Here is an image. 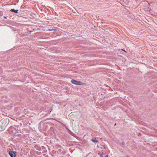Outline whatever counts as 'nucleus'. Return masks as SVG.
I'll list each match as a JSON object with an SVG mask.
<instances>
[{
  "mask_svg": "<svg viewBox=\"0 0 157 157\" xmlns=\"http://www.w3.org/2000/svg\"><path fill=\"white\" fill-rule=\"evenodd\" d=\"M71 82L72 83L77 85H82V83L81 82L77 81L74 79H72L71 80Z\"/></svg>",
  "mask_w": 157,
  "mask_h": 157,
  "instance_id": "1",
  "label": "nucleus"
},
{
  "mask_svg": "<svg viewBox=\"0 0 157 157\" xmlns=\"http://www.w3.org/2000/svg\"><path fill=\"white\" fill-rule=\"evenodd\" d=\"M15 153V152L10 151L9 152V154L10 155L11 157H13V154L14 155Z\"/></svg>",
  "mask_w": 157,
  "mask_h": 157,
  "instance_id": "2",
  "label": "nucleus"
},
{
  "mask_svg": "<svg viewBox=\"0 0 157 157\" xmlns=\"http://www.w3.org/2000/svg\"><path fill=\"white\" fill-rule=\"evenodd\" d=\"M66 129L67 130V131H68V132L71 135L73 136V135L74 134L72 132L71 130H69L68 128H67L66 127Z\"/></svg>",
  "mask_w": 157,
  "mask_h": 157,
  "instance_id": "3",
  "label": "nucleus"
},
{
  "mask_svg": "<svg viewBox=\"0 0 157 157\" xmlns=\"http://www.w3.org/2000/svg\"><path fill=\"white\" fill-rule=\"evenodd\" d=\"M10 11L13 12H14L15 13H17L18 11V10H15L13 9H11L10 10Z\"/></svg>",
  "mask_w": 157,
  "mask_h": 157,
  "instance_id": "4",
  "label": "nucleus"
},
{
  "mask_svg": "<svg viewBox=\"0 0 157 157\" xmlns=\"http://www.w3.org/2000/svg\"><path fill=\"white\" fill-rule=\"evenodd\" d=\"M91 140V141L92 142H98V140H96V139H95L94 140V139H92Z\"/></svg>",
  "mask_w": 157,
  "mask_h": 157,
  "instance_id": "5",
  "label": "nucleus"
},
{
  "mask_svg": "<svg viewBox=\"0 0 157 157\" xmlns=\"http://www.w3.org/2000/svg\"><path fill=\"white\" fill-rule=\"evenodd\" d=\"M4 17L5 18H6V17H5V16H4Z\"/></svg>",
  "mask_w": 157,
  "mask_h": 157,
  "instance_id": "6",
  "label": "nucleus"
}]
</instances>
